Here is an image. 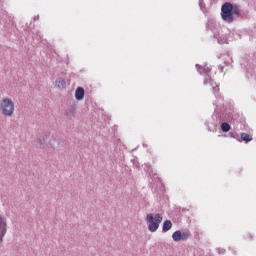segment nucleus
I'll use <instances>...</instances> for the list:
<instances>
[{
	"mask_svg": "<svg viewBox=\"0 0 256 256\" xmlns=\"http://www.w3.org/2000/svg\"><path fill=\"white\" fill-rule=\"evenodd\" d=\"M53 143H55V137L51 133L42 134L38 138V145L41 149H45V147H52Z\"/></svg>",
	"mask_w": 256,
	"mask_h": 256,
	"instance_id": "nucleus-4",
	"label": "nucleus"
},
{
	"mask_svg": "<svg viewBox=\"0 0 256 256\" xmlns=\"http://www.w3.org/2000/svg\"><path fill=\"white\" fill-rule=\"evenodd\" d=\"M230 137H234V136L232 135V133H230Z\"/></svg>",
	"mask_w": 256,
	"mask_h": 256,
	"instance_id": "nucleus-13",
	"label": "nucleus"
},
{
	"mask_svg": "<svg viewBox=\"0 0 256 256\" xmlns=\"http://www.w3.org/2000/svg\"><path fill=\"white\" fill-rule=\"evenodd\" d=\"M171 227H173V223H171L170 220H166L163 223L162 231L164 233H167V231H169L171 229Z\"/></svg>",
	"mask_w": 256,
	"mask_h": 256,
	"instance_id": "nucleus-8",
	"label": "nucleus"
},
{
	"mask_svg": "<svg viewBox=\"0 0 256 256\" xmlns=\"http://www.w3.org/2000/svg\"><path fill=\"white\" fill-rule=\"evenodd\" d=\"M5 233H7V224L3 222V219L0 216V241H3Z\"/></svg>",
	"mask_w": 256,
	"mask_h": 256,
	"instance_id": "nucleus-5",
	"label": "nucleus"
},
{
	"mask_svg": "<svg viewBox=\"0 0 256 256\" xmlns=\"http://www.w3.org/2000/svg\"><path fill=\"white\" fill-rule=\"evenodd\" d=\"M75 97L77 101L83 100V98L85 97V89L78 87L75 91Z\"/></svg>",
	"mask_w": 256,
	"mask_h": 256,
	"instance_id": "nucleus-6",
	"label": "nucleus"
},
{
	"mask_svg": "<svg viewBox=\"0 0 256 256\" xmlns=\"http://www.w3.org/2000/svg\"><path fill=\"white\" fill-rule=\"evenodd\" d=\"M146 221L149 223L148 229L151 231V233H155L159 229V225L161 224V221H163V216L161 214H156L155 217L152 213L147 214Z\"/></svg>",
	"mask_w": 256,
	"mask_h": 256,
	"instance_id": "nucleus-3",
	"label": "nucleus"
},
{
	"mask_svg": "<svg viewBox=\"0 0 256 256\" xmlns=\"http://www.w3.org/2000/svg\"><path fill=\"white\" fill-rule=\"evenodd\" d=\"M221 11L223 21H226L227 23H233V11L239 14V9L235 10V8H233V4L229 2L222 5Z\"/></svg>",
	"mask_w": 256,
	"mask_h": 256,
	"instance_id": "nucleus-2",
	"label": "nucleus"
},
{
	"mask_svg": "<svg viewBox=\"0 0 256 256\" xmlns=\"http://www.w3.org/2000/svg\"><path fill=\"white\" fill-rule=\"evenodd\" d=\"M172 239L173 241H176V242H179L181 241V231H175L173 234H172Z\"/></svg>",
	"mask_w": 256,
	"mask_h": 256,
	"instance_id": "nucleus-10",
	"label": "nucleus"
},
{
	"mask_svg": "<svg viewBox=\"0 0 256 256\" xmlns=\"http://www.w3.org/2000/svg\"><path fill=\"white\" fill-rule=\"evenodd\" d=\"M221 129L224 133H228V131H231V125H229L227 122H224L221 124Z\"/></svg>",
	"mask_w": 256,
	"mask_h": 256,
	"instance_id": "nucleus-11",
	"label": "nucleus"
},
{
	"mask_svg": "<svg viewBox=\"0 0 256 256\" xmlns=\"http://www.w3.org/2000/svg\"><path fill=\"white\" fill-rule=\"evenodd\" d=\"M0 109L5 117H13L15 113V103L11 98H4L0 101Z\"/></svg>",
	"mask_w": 256,
	"mask_h": 256,
	"instance_id": "nucleus-1",
	"label": "nucleus"
},
{
	"mask_svg": "<svg viewBox=\"0 0 256 256\" xmlns=\"http://www.w3.org/2000/svg\"><path fill=\"white\" fill-rule=\"evenodd\" d=\"M189 237H191V234H189V232L181 233V241H187V239H189Z\"/></svg>",
	"mask_w": 256,
	"mask_h": 256,
	"instance_id": "nucleus-12",
	"label": "nucleus"
},
{
	"mask_svg": "<svg viewBox=\"0 0 256 256\" xmlns=\"http://www.w3.org/2000/svg\"><path fill=\"white\" fill-rule=\"evenodd\" d=\"M55 83L58 89H65V87H67V82H65V79L63 78L56 79Z\"/></svg>",
	"mask_w": 256,
	"mask_h": 256,
	"instance_id": "nucleus-7",
	"label": "nucleus"
},
{
	"mask_svg": "<svg viewBox=\"0 0 256 256\" xmlns=\"http://www.w3.org/2000/svg\"><path fill=\"white\" fill-rule=\"evenodd\" d=\"M241 139L245 141V143H249V141H253V137L247 133H241Z\"/></svg>",
	"mask_w": 256,
	"mask_h": 256,
	"instance_id": "nucleus-9",
	"label": "nucleus"
}]
</instances>
